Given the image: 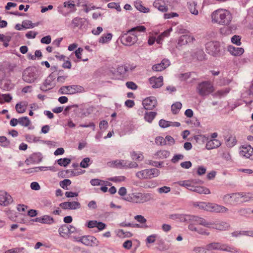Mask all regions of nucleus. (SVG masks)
<instances>
[{"label": "nucleus", "instance_id": "nucleus-59", "mask_svg": "<svg viewBox=\"0 0 253 253\" xmlns=\"http://www.w3.org/2000/svg\"><path fill=\"white\" fill-rule=\"evenodd\" d=\"M155 142L158 145H164L166 144V140L161 136L156 137L155 139Z\"/></svg>", "mask_w": 253, "mask_h": 253}, {"label": "nucleus", "instance_id": "nucleus-53", "mask_svg": "<svg viewBox=\"0 0 253 253\" xmlns=\"http://www.w3.org/2000/svg\"><path fill=\"white\" fill-rule=\"evenodd\" d=\"M44 85L45 86V87L47 88L48 89L51 88L54 85V84L52 83L51 78L50 77L46 79L44 83Z\"/></svg>", "mask_w": 253, "mask_h": 253}, {"label": "nucleus", "instance_id": "nucleus-64", "mask_svg": "<svg viewBox=\"0 0 253 253\" xmlns=\"http://www.w3.org/2000/svg\"><path fill=\"white\" fill-rule=\"evenodd\" d=\"M51 38L50 36H46L42 38L41 42L42 43L49 44L51 42Z\"/></svg>", "mask_w": 253, "mask_h": 253}, {"label": "nucleus", "instance_id": "nucleus-19", "mask_svg": "<svg viewBox=\"0 0 253 253\" xmlns=\"http://www.w3.org/2000/svg\"><path fill=\"white\" fill-rule=\"evenodd\" d=\"M75 228L72 226L69 227L66 224L62 225L58 229V232L61 236L63 237H67L69 234L74 232Z\"/></svg>", "mask_w": 253, "mask_h": 253}, {"label": "nucleus", "instance_id": "nucleus-47", "mask_svg": "<svg viewBox=\"0 0 253 253\" xmlns=\"http://www.w3.org/2000/svg\"><path fill=\"white\" fill-rule=\"evenodd\" d=\"M236 143V139L234 136H230L227 141V145L231 147L234 146Z\"/></svg>", "mask_w": 253, "mask_h": 253}, {"label": "nucleus", "instance_id": "nucleus-31", "mask_svg": "<svg viewBox=\"0 0 253 253\" xmlns=\"http://www.w3.org/2000/svg\"><path fill=\"white\" fill-rule=\"evenodd\" d=\"M83 51V49L80 47L77 50H76L74 53L71 54V55L70 56L71 57L73 56L74 54H75V55L76 56V57L77 58V59H73V61L75 62H76V63L79 62L81 60H82L84 61H86L88 60L87 58L84 59H82V54Z\"/></svg>", "mask_w": 253, "mask_h": 253}, {"label": "nucleus", "instance_id": "nucleus-10", "mask_svg": "<svg viewBox=\"0 0 253 253\" xmlns=\"http://www.w3.org/2000/svg\"><path fill=\"white\" fill-rule=\"evenodd\" d=\"M76 10L75 1L73 0H68L64 2L63 6L59 7V11L64 16H66Z\"/></svg>", "mask_w": 253, "mask_h": 253}, {"label": "nucleus", "instance_id": "nucleus-52", "mask_svg": "<svg viewBox=\"0 0 253 253\" xmlns=\"http://www.w3.org/2000/svg\"><path fill=\"white\" fill-rule=\"evenodd\" d=\"M184 157V155L182 154H176L173 157L171 161L172 163L175 164L177 163L179 160H183Z\"/></svg>", "mask_w": 253, "mask_h": 253}, {"label": "nucleus", "instance_id": "nucleus-2", "mask_svg": "<svg viewBox=\"0 0 253 253\" xmlns=\"http://www.w3.org/2000/svg\"><path fill=\"white\" fill-rule=\"evenodd\" d=\"M203 182L200 179H192L188 180L179 181L177 183L181 186L186 187L187 189L199 194H209L211 193L210 189L204 186H197V184H201Z\"/></svg>", "mask_w": 253, "mask_h": 253}, {"label": "nucleus", "instance_id": "nucleus-23", "mask_svg": "<svg viewBox=\"0 0 253 253\" xmlns=\"http://www.w3.org/2000/svg\"><path fill=\"white\" fill-rule=\"evenodd\" d=\"M11 201V197L7 193L0 191V205L3 206H7Z\"/></svg>", "mask_w": 253, "mask_h": 253}, {"label": "nucleus", "instance_id": "nucleus-50", "mask_svg": "<svg viewBox=\"0 0 253 253\" xmlns=\"http://www.w3.org/2000/svg\"><path fill=\"white\" fill-rule=\"evenodd\" d=\"M90 183L93 186L104 185L105 184V181L98 179H93L91 180Z\"/></svg>", "mask_w": 253, "mask_h": 253}, {"label": "nucleus", "instance_id": "nucleus-49", "mask_svg": "<svg viewBox=\"0 0 253 253\" xmlns=\"http://www.w3.org/2000/svg\"><path fill=\"white\" fill-rule=\"evenodd\" d=\"M132 159L134 160L141 161L143 159V156L141 154H137L135 152H133L131 154Z\"/></svg>", "mask_w": 253, "mask_h": 253}, {"label": "nucleus", "instance_id": "nucleus-9", "mask_svg": "<svg viewBox=\"0 0 253 253\" xmlns=\"http://www.w3.org/2000/svg\"><path fill=\"white\" fill-rule=\"evenodd\" d=\"M160 170L156 168L145 169L136 173V176L140 179H151L157 177Z\"/></svg>", "mask_w": 253, "mask_h": 253}, {"label": "nucleus", "instance_id": "nucleus-21", "mask_svg": "<svg viewBox=\"0 0 253 253\" xmlns=\"http://www.w3.org/2000/svg\"><path fill=\"white\" fill-rule=\"evenodd\" d=\"M170 65V62L169 60L164 59L160 63L155 64L152 66V70L156 72L161 71Z\"/></svg>", "mask_w": 253, "mask_h": 253}, {"label": "nucleus", "instance_id": "nucleus-42", "mask_svg": "<svg viewBox=\"0 0 253 253\" xmlns=\"http://www.w3.org/2000/svg\"><path fill=\"white\" fill-rule=\"evenodd\" d=\"M18 122L20 125L24 126H28L31 124L30 121L27 117L19 118Z\"/></svg>", "mask_w": 253, "mask_h": 253}, {"label": "nucleus", "instance_id": "nucleus-17", "mask_svg": "<svg viewBox=\"0 0 253 253\" xmlns=\"http://www.w3.org/2000/svg\"><path fill=\"white\" fill-rule=\"evenodd\" d=\"M210 228H212L220 231L227 230L230 228V224L224 221H218L216 223H210Z\"/></svg>", "mask_w": 253, "mask_h": 253}, {"label": "nucleus", "instance_id": "nucleus-15", "mask_svg": "<svg viewBox=\"0 0 253 253\" xmlns=\"http://www.w3.org/2000/svg\"><path fill=\"white\" fill-rule=\"evenodd\" d=\"M157 104V101L155 97L150 96L144 99L142 104L144 108L146 110H152Z\"/></svg>", "mask_w": 253, "mask_h": 253}, {"label": "nucleus", "instance_id": "nucleus-34", "mask_svg": "<svg viewBox=\"0 0 253 253\" xmlns=\"http://www.w3.org/2000/svg\"><path fill=\"white\" fill-rule=\"evenodd\" d=\"M27 103L25 102H21L16 105L15 109L17 113H24L27 108Z\"/></svg>", "mask_w": 253, "mask_h": 253}, {"label": "nucleus", "instance_id": "nucleus-55", "mask_svg": "<svg viewBox=\"0 0 253 253\" xmlns=\"http://www.w3.org/2000/svg\"><path fill=\"white\" fill-rule=\"evenodd\" d=\"M193 251L197 253H210L207 250L206 247L205 248L200 247H195Z\"/></svg>", "mask_w": 253, "mask_h": 253}, {"label": "nucleus", "instance_id": "nucleus-39", "mask_svg": "<svg viewBox=\"0 0 253 253\" xmlns=\"http://www.w3.org/2000/svg\"><path fill=\"white\" fill-rule=\"evenodd\" d=\"M210 203L197 202L194 204V206L199 207V209L209 211Z\"/></svg>", "mask_w": 253, "mask_h": 253}, {"label": "nucleus", "instance_id": "nucleus-60", "mask_svg": "<svg viewBox=\"0 0 253 253\" xmlns=\"http://www.w3.org/2000/svg\"><path fill=\"white\" fill-rule=\"evenodd\" d=\"M171 122L167 121L165 120H161L159 121V126L163 128L168 127L170 126Z\"/></svg>", "mask_w": 253, "mask_h": 253}, {"label": "nucleus", "instance_id": "nucleus-40", "mask_svg": "<svg viewBox=\"0 0 253 253\" xmlns=\"http://www.w3.org/2000/svg\"><path fill=\"white\" fill-rule=\"evenodd\" d=\"M157 115L154 112H146L145 114L144 119L149 123H151Z\"/></svg>", "mask_w": 253, "mask_h": 253}, {"label": "nucleus", "instance_id": "nucleus-24", "mask_svg": "<svg viewBox=\"0 0 253 253\" xmlns=\"http://www.w3.org/2000/svg\"><path fill=\"white\" fill-rule=\"evenodd\" d=\"M154 6L159 10L162 12H166L168 10V7L164 0H156L154 3Z\"/></svg>", "mask_w": 253, "mask_h": 253}, {"label": "nucleus", "instance_id": "nucleus-5", "mask_svg": "<svg viewBox=\"0 0 253 253\" xmlns=\"http://www.w3.org/2000/svg\"><path fill=\"white\" fill-rule=\"evenodd\" d=\"M253 198V194L248 193L243 195V193H233L227 194L223 197V201L226 204L235 205L238 203L246 202L250 199Z\"/></svg>", "mask_w": 253, "mask_h": 253}, {"label": "nucleus", "instance_id": "nucleus-6", "mask_svg": "<svg viewBox=\"0 0 253 253\" xmlns=\"http://www.w3.org/2000/svg\"><path fill=\"white\" fill-rule=\"evenodd\" d=\"M206 249L209 253L212 250H217L233 253L239 252V250L233 246L221 244L218 242H213L207 245Z\"/></svg>", "mask_w": 253, "mask_h": 253}, {"label": "nucleus", "instance_id": "nucleus-3", "mask_svg": "<svg viewBox=\"0 0 253 253\" xmlns=\"http://www.w3.org/2000/svg\"><path fill=\"white\" fill-rule=\"evenodd\" d=\"M146 28L144 26H138L129 30L121 38L122 43L125 45L130 46L134 44L137 41V32H145Z\"/></svg>", "mask_w": 253, "mask_h": 253}, {"label": "nucleus", "instance_id": "nucleus-26", "mask_svg": "<svg viewBox=\"0 0 253 253\" xmlns=\"http://www.w3.org/2000/svg\"><path fill=\"white\" fill-rule=\"evenodd\" d=\"M228 51L231 54L235 56L241 55L244 52V50L242 47H236L232 45L228 47Z\"/></svg>", "mask_w": 253, "mask_h": 253}, {"label": "nucleus", "instance_id": "nucleus-14", "mask_svg": "<svg viewBox=\"0 0 253 253\" xmlns=\"http://www.w3.org/2000/svg\"><path fill=\"white\" fill-rule=\"evenodd\" d=\"M240 149L241 156L251 160L253 159V148L251 145H243Z\"/></svg>", "mask_w": 253, "mask_h": 253}, {"label": "nucleus", "instance_id": "nucleus-8", "mask_svg": "<svg viewBox=\"0 0 253 253\" xmlns=\"http://www.w3.org/2000/svg\"><path fill=\"white\" fill-rule=\"evenodd\" d=\"M214 91L213 84L210 81H203L200 83L197 87V91L200 96L209 95Z\"/></svg>", "mask_w": 253, "mask_h": 253}, {"label": "nucleus", "instance_id": "nucleus-57", "mask_svg": "<svg viewBox=\"0 0 253 253\" xmlns=\"http://www.w3.org/2000/svg\"><path fill=\"white\" fill-rule=\"evenodd\" d=\"M59 91L61 94H70V85L63 86L61 87Z\"/></svg>", "mask_w": 253, "mask_h": 253}, {"label": "nucleus", "instance_id": "nucleus-13", "mask_svg": "<svg viewBox=\"0 0 253 253\" xmlns=\"http://www.w3.org/2000/svg\"><path fill=\"white\" fill-rule=\"evenodd\" d=\"M208 53L213 56L217 55L220 52V45L217 42H210L206 45Z\"/></svg>", "mask_w": 253, "mask_h": 253}, {"label": "nucleus", "instance_id": "nucleus-62", "mask_svg": "<svg viewBox=\"0 0 253 253\" xmlns=\"http://www.w3.org/2000/svg\"><path fill=\"white\" fill-rule=\"evenodd\" d=\"M229 92V89L228 88H225L224 89H221V90H218L215 93V94L217 96H224V95H226Z\"/></svg>", "mask_w": 253, "mask_h": 253}, {"label": "nucleus", "instance_id": "nucleus-30", "mask_svg": "<svg viewBox=\"0 0 253 253\" xmlns=\"http://www.w3.org/2000/svg\"><path fill=\"white\" fill-rule=\"evenodd\" d=\"M191 220L194 222L196 224L203 225L206 227H211L210 223L207 222L205 219L202 217L197 216H193L192 217Z\"/></svg>", "mask_w": 253, "mask_h": 253}, {"label": "nucleus", "instance_id": "nucleus-29", "mask_svg": "<svg viewBox=\"0 0 253 253\" xmlns=\"http://www.w3.org/2000/svg\"><path fill=\"white\" fill-rule=\"evenodd\" d=\"M134 219L141 224V225L139 224H136L135 227H140L142 228H148V226L146 225V222L147 221V220L146 218H144V216L141 215H137L134 216Z\"/></svg>", "mask_w": 253, "mask_h": 253}, {"label": "nucleus", "instance_id": "nucleus-32", "mask_svg": "<svg viewBox=\"0 0 253 253\" xmlns=\"http://www.w3.org/2000/svg\"><path fill=\"white\" fill-rule=\"evenodd\" d=\"M172 31V28H169L166 31H165L164 32H163L161 35L158 36L157 37L156 42L158 44H161L163 40V39L166 38L168 37L170 33V32Z\"/></svg>", "mask_w": 253, "mask_h": 253}, {"label": "nucleus", "instance_id": "nucleus-48", "mask_svg": "<svg viewBox=\"0 0 253 253\" xmlns=\"http://www.w3.org/2000/svg\"><path fill=\"white\" fill-rule=\"evenodd\" d=\"M71 184V181L69 179H64L60 182V186L64 189H68L67 186Z\"/></svg>", "mask_w": 253, "mask_h": 253}, {"label": "nucleus", "instance_id": "nucleus-12", "mask_svg": "<svg viewBox=\"0 0 253 253\" xmlns=\"http://www.w3.org/2000/svg\"><path fill=\"white\" fill-rule=\"evenodd\" d=\"M116 168L119 169H128L136 168L138 164L135 162H130L123 160H117L114 162Z\"/></svg>", "mask_w": 253, "mask_h": 253}, {"label": "nucleus", "instance_id": "nucleus-20", "mask_svg": "<svg viewBox=\"0 0 253 253\" xmlns=\"http://www.w3.org/2000/svg\"><path fill=\"white\" fill-rule=\"evenodd\" d=\"M149 82L152 87L154 88H159L163 84V78L162 76L158 78L152 77L149 79Z\"/></svg>", "mask_w": 253, "mask_h": 253}, {"label": "nucleus", "instance_id": "nucleus-63", "mask_svg": "<svg viewBox=\"0 0 253 253\" xmlns=\"http://www.w3.org/2000/svg\"><path fill=\"white\" fill-rule=\"evenodd\" d=\"M190 73L181 74L179 76V78L182 81H186L190 77Z\"/></svg>", "mask_w": 253, "mask_h": 253}, {"label": "nucleus", "instance_id": "nucleus-44", "mask_svg": "<svg viewBox=\"0 0 253 253\" xmlns=\"http://www.w3.org/2000/svg\"><path fill=\"white\" fill-rule=\"evenodd\" d=\"M169 155V152L167 150H161L157 152L156 155L161 159L167 158Z\"/></svg>", "mask_w": 253, "mask_h": 253}, {"label": "nucleus", "instance_id": "nucleus-7", "mask_svg": "<svg viewBox=\"0 0 253 253\" xmlns=\"http://www.w3.org/2000/svg\"><path fill=\"white\" fill-rule=\"evenodd\" d=\"M41 76V72L35 67H29L23 72L22 79L28 83L35 82Z\"/></svg>", "mask_w": 253, "mask_h": 253}, {"label": "nucleus", "instance_id": "nucleus-18", "mask_svg": "<svg viewBox=\"0 0 253 253\" xmlns=\"http://www.w3.org/2000/svg\"><path fill=\"white\" fill-rule=\"evenodd\" d=\"M60 207L64 210H76L81 207L78 202H65L60 204Z\"/></svg>", "mask_w": 253, "mask_h": 253}, {"label": "nucleus", "instance_id": "nucleus-45", "mask_svg": "<svg viewBox=\"0 0 253 253\" xmlns=\"http://www.w3.org/2000/svg\"><path fill=\"white\" fill-rule=\"evenodd\" d=\"M118 235L120 237L129 238L132 236V234L128 231L125 232L123 230H119L118 232Z\"/></svg>", "mask_w": 253, "mask_h": 253}, {"label": "nucleus", "instance_id": "nucleus-56", "mask_svg": "<svg viewBox=\"0 0 253 253\" xmlns=\"http://www.w3.org/2000/svg\"><path fill=\"white\" fill-rule=\"evenodd\" d=\"M90 159L89 158H84L80 163V166L83 168L88 167L89 165Z\"/></svg>", "mask_w": 253, "mask_h": 253}, {"label": "nucleus", "instance_id": "nucleus-58", "mask_svg": "<svg viewBox=\"0 0 253 253\" xmlns=\"http://www.w3.org/2000/svg\"><path fill=\"white\" fill-rule=\"evenodd\" d=\"M231 42L237 44V45H240L241 44V38L239 36L235 35L231 38Z\"/></svg>", "mask_w": 253, "mask_h": 253}, {"label": "nucleus", "instance_id": "nucleus-51", "mask_svg": "<svg viewBox=\"0 0 253 253\" xmlns=\"http://www.w3.org/2000/svg\"><path fill=\"white\" fill-rule=\"evenodd\" d=\"M82 19L80 17H76L74 18L72 21V25L74 27H78L82 24Z\"/></svg>", "mask_w": 253, "mask_h": 253}, {"label": "nucleus", "instance_id": "nucleus-54", "mask_svg": "<svg viewBox=\"0 0 253 253\" xmlns=\"http://www.w3.org/2000/svg\"><path fill=\"white\" fill-rule=\"evenodd\" d=\"M126 177L124 176H115L109 179V180L113 182H122L125 181Z\"/></svg>", "mask_w": 253, "mask_h": 253}, {"label": "nucleus", "instance_id": "nucleus-38", "mask_svg": "<svg viewBox=\"0 0 253 253\" xmlns=\"http://www.w3.org/2000/svg\"><path fill=\"white\" fill-rule=\"evenodd\" d=\"M112 38V34L111 33H108L106 34H103L99 39V42L100 43H104L110 41Z\"/></svg>", "mask_w": 253, "mask_h": 253}, {"label": "nucleus", "instance_id": "nucleus-61", "mask_svg": "<svg viewBox=\"0 0 253 253\" xmlns=\"http://www.w3.org/2000/svg\"><path fill=\"white\" fill-rule=\"evenodd\" d=\"M25 138L26 140L30 142H37L38 140V138L36 136L30 134H26L25 135Z\"/></svg>", "mask_w": 253, "mask_h": 253}, {"label": "nucleus", "instance_id": "nucleus-37", "mask_svg": "<svg viewBox=\"0 0 253 253\" xmlns=\"http://www.w3.org/2000/svg\"><path fill=\"white\" fill-rule=\"evenodd\" d=\"M70 94H73L78 92H81L84 90V88L80 85H70Z\"/></svg>", "mask_w": 253, "mask_h": 253}, {"label": "nucleus", "instance_id": "nucleus-1", "mask_svg": "<svg viewBox=\"0 0 253 253\" xmlns=\"http://www.w3.org/2000/svg\"><path fill=\"white\" fill-rule=\"evenodd\" d=\"M211 20L213 23L220 25L228 26L233 19L232 13L225 9H218L211 14Z\"/></svg>", "mask_w": 253, "mask_h": 253}, {"label": "nucleus", "instance_id": "nucleus-35", "mask_svg": "<svg viewBox=\"0 0 253 253\" xmlns=\"http://www.w3.org/2000/svg\"><path fill=\"white\" fill-rule=\"evenodd\" d=\"M232 235L236 237L241 235H246L253 237V231H235L232 233Z\"/></svg>", "mask_w": 253, "mask_h": 253}, {"label": "nucleus", "instance_id": "nucleus-36", "mask_svg": "<svg viewBox=\"0 0 253 253\" xmlns=\"http://www.w3.org/2000/svg\"><path fill=\"white\" fill-rule=\"evenodd\" d=\"M189 229L191 231H197L201 234L209 235V233L208 232L206 229H201L199 227H195L193 224H190L188 226Z\"/></svg>", "mask_w": 253, "mask_h": 253}, {"label": "nucleus", "instance_id": "nucleus-27", "mask_svg": "<svg viewBox=\"0 0 253 253\" xmlns=\"http://www.w3.org/2000/svg\"><path fill=\"white\" fill-rule=\"evenodd\" d=\"M188 9L192 14L197 15L199 13L198 7L196 2L192 1L187 3Z\"/></svg>", "mask_w": 253, "mask_h": 253}, {"label": "nucleus", "instance_id": "nucleus-11", "mask_svg": "<svg viewBox=\"0 0 253 253\" xmlns=\"http://www.w3.org/2000/svg\"><path fill=\"white\" fill-rule=\"evenodd\" d=\"M77 241L86 246L92 247L97 246L99 244V242L97 239L92 236H84L78 238Z\"/></svg>", "mask_w": 253, "mask_h": 253}, {"label": "nucleus", "instance_id": "nucleus-43", "mask_svg": "<svg viewBox=\"0 0 253 253\" xmlns=\"http://www.w3.org/2000/svg\"><path fill=\"white\" fill-rule=\"evenodd\" d=\"M71 163V160L69 158L60 159L57 160V163L61 166L66 167Z\"/></svg>", "mask_w": 253, "mask_h": 253}, {"label": "nucleus", "instance_id": "nucleus-22", "mask_svg": "<svg viewBox=\"0 0 253 253\" xmlns=\"http://www.w3.org/2000/svg\"><path fill=\"white\" fill-rule=\"evenodd\" d=\"M209 205V211L216 212H225L228 211V209L226 208L216 204L210 203Z\"/></svg>", "mask_w": 253, "mask_h": 253}, {"label": "nucleus", "instance_id": "nucleus-16", "mask_svg": "<svg viewBox=\"0 0 253 253\" xmlns=\"http://www.w3.org/2000/svg\"><path fill=\"white\" fill-rule=\"evenodd\" d=\"M195 41V39L192 35H183L179 38L178 40L177 46H181L188 43H192Z\"/></svg>", "mask_w": 253, "mask_h": 253}, {"label": "nucleus", "instance_id": "nucleus-41", "mask_svg": "<svg viewBox=\"0 0 253 253\" xmlns=\"http://www.w3.org/2000/svg\"><path fill=\"white\" fill-rule=\"evenodd\" d=\"M182 107V104L179 102H176L172 105L171 111L174 114H177Z\"/></svg>", "mask_w": 253, "mask_h": 253}, {"label": "nucleus", "instance_id": "nucleus-46", "mask_svg": "<svg viewBox=\"0 0 253 253\" xmlns=\"http://www.w3.org/2000/svg\"><path fill=\"white\" fill-rule=\"evenodd\" d=\"M10 144L9 141L5 136H0V146L6 147Z\"/></svg>", "mask_w": 253, "mask_h": 253}, {"label": "nucleus", "instance_id": "nucleus-4", "mask_svg": "<svg viewBox=\"0 0 253 253\" xmlns=\"http://www.w3.org/2000/svg\"><path fill=\"white\" fill-rule=\"evenodd\" d=\"M123 199L135 204H143L152 200L153 196L148 193L135 192L126 195Z\"/></svg>", "mask_w": 253, "mask_h": 253}, {"label": "nucleus", "instance_id": "nucleus-25", "mask_svg": "<svg viewBox=\"0 0 253 253\" xmlns=\"http://www.w3.org/2000/svg\"><path fill=\"white\" fill-rule=\"evenodd\" d=\"M221 144V142L218 139H210L207 141L206 147L207 149L211 150L219 147Z\"/></svg>", "mask_w": 253, "mask_h": 253}, {"label": "nucleus", "instance_id": "nucleus-33", "mask_svg": "<svg viewBox=\"0 0 253 253\" xmlns=\"http://www.w3.org/2000/svg\"><path fill=\"white\" fill-rule=\"evenodd\" d=\"M134 6L135 8L141 12L147 13L149 12L150 10L148 8L145 7L143 4L142 1L137 0L134 2Z\"/></svg>", "mask_w": 253, "mask_h": 253}, {"label": "nucleus", "instance_id": "nucleus-28", "mask_svg": "<svg viewBox=\"0 0 253 253\" xmlns=\"http://www.w3.org/2000/svg\"><path fill=\"white\" fill-rule=\"evenodd\" d=\"M36 221L41 223L51 224L54 222V219L49 215H44L42 217L37 218Z\"/></svg>", "mask_w": 253, "mask_h": 253}]
</instances>
